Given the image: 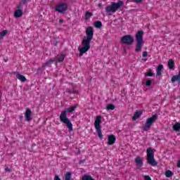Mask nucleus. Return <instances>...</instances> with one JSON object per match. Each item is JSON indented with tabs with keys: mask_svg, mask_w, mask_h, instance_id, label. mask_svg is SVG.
Masks as SVG:
<instances>
[{
	"mask_svg": "<svg viewBox=\"0 0 180 180\" xmlns=\"http://www.w3.org/2000/svg\"><path fill=\"white\" fill-rule=\"evenodd\" d=\"M92 39H94V27H88L86 29V37H84L82 41V45L83 46L78 47L79 51V57H82V56L91 49V41Z\"/></svg>",
	"mask_w": 180,
	"mask_h": 180,
	"instance_id": "f257e3e1",
	"label": "nucleus"
},
{
	"mask_svg": "<svg viewBox=\"0 0 180 180\" xmlns=\"http://www.w3.org/2000/svg\"><path fill=\"white\" fill-rule=\"evenodd\" d=\"M78 108V104H75L74 105L67 108L65 110L61 112L59 119L62 123L66 124L69 131H72V123L68 117H67V113H71Z\"/></svg>",
	"mask_w": 180,
	"mask_h": 180,
	"instance_id": "f03ea898",
	"label": "nucleus"
},
{
	"mask_svg": "<svg viewBox=\"0 0 180 180\" xmlns=\"http://www.w3.org/2000/svg\"><path fill=\"white\" fill-rule=\"evenodd\" d=\"M144 34V31L139 30L137 32L136 34V45L135 51L136 53H140L141 51V49L144 46V41L143 40V36Z\"/></svg>",
	"mask_w": 180,
	"mask_h": 180,
	"instance_id": "7ed1b4c3",
	"label": "nucleus"
},
{
	"mask_svg": "<svg viewBox=\"0 0 180 180\" xmlns=\"http://www.w3.org/2000/svg\"><path fill=\"white\" fill-rule=\"evenodd\" d=\"M123 5H124V2L122 0H119L117 3L111 2V6L105 8V11L107 13H115L118 9H121Z\"/></svg>",
	"mask_w": 180,
	"mask_h": 180,
	"instance_id": "20e7f679",
	"label": "nucleus"
},
{
	"mask_svg": "<svg viewBox=\"0 0 180 180\" xmlns=\"http://www.w3.org/2000/svg\"><path fill=\"white\" fill-rule=\"evenodd\" d=\"M102 123V116L98 115L96 117L95 122H94V127L97 131V134L100 140L103 139V135L102 134V129L101 124Z\"/></svg>",
	"mask_w": 180,
	"mask_h": 180,
	"instance_id": "39448f33",
	"label": "nucleus"
},
{
	"mask_svg": "<svg viewBox=\"0 0 180 180\" xmlns=\"http://www.w3.org/2000/svg\"><path fill=\"white\" fill-rule=\"evenodd\" d=\"M158 120V115L155 114L152 117L148 118L146 120V122L143 127V131H148V129H150L151 126H153V123H155V121Z\"/></svg>",
	"mask_w": 180,
	"mask_h": 180,
	"instance_id": "423d86ee",
	"label": "nucleus"
},
{
	"mask_svg": "<svg viewBox=\"0 0 180 180\" xmlns=\"http://www.w3.org/2000/svg\"><path fill=\"white\" fill-rule=\"evenodd\" d=\"M120 43L127 46H131L134 43V37L131 34L124 35L121 37Z\"/></svg>",
	"mask_w": 180,
	"mask_h": 180,
	"instance_id": "0eeeda50",
	"label": "nucleus"
},
{
	"mask_svg": "<svg viewBox=\"0 0 180 180\" xmlns=\"http://www.w3.org/2000/svg\"><path fill=\"white\" fill-rule=\"evenodd\" d=\"M68 5L67 4H60L58 6H56L55 11L56 12H58L59 13H64L65 11H68Z\"/></svg>",
	"mask_w": 180,
	"mask_h": 180,
	"instance_id": "6e6552de",
	"label": "nucleus"
},
{
	"mask_svg": "<svg viewBox=\"0 0 180 180\" xmlns=\"http://www.w3.org/2000/svg\"><path fill=\"white\" fill-rule=\"evenodd\" d=\"M53 63H54V60L53 58L46 61L45 63L43 64L41 68L38 69V72H43V71H44V68H46V67H51V65L53 64Z\"/></svg>",
	"mask_w": 180,
	"mask_h": 180,
	"instance_id": "1a4fd4ad",
	"label": "nucleus"
},
{
	"mask_svg": "<svg viewBox=\"0 0 180 180\" xmlns=\"http://www.w3.org/2000/svg\"><path fill=\"white\" fill-rule=\"evenodd\" d=\"M65 58V55L60 54V55L56 56L55 58H53V63H56L57 64V63H63Z\"/></svg>",
	"mask_w": 180,
	"mask_h": 180,
	"instance_id": "9d476101",
	"label": "nucleus"
},
{
	"mask_svg": "<svg viewBox=\"0 0 180 180\" xmlns=\"http://www.w3.org/2000/svg\"><path fill=\"white\" fill-rule=\"evenodd\" d=\"M108 146H113L116 141V136L113 134L108 136Z\"/></svg>",
	"mask_w": 180,
	"mask_h": 180,
	"instance_id": "9b49d317",
	"label": "nucleus"
},
{
	"mask_svg": "<svg viewBox=\"0 0 180 180\" xmlns=\"http://www.w3.org/2000/svg\"><path fill=\"white\" fill-rule=\"evenodd\" d=\"M25 116L26 122H30L32 120V110L30 108H27Z\"/></svg>",
	"mask_w": 180,
	"mask_h": 180,
	"instance_id": "f8f14e48",
	"label": "nucleus"
},
{
	"mask_svg": "<svg viewBox=\"0 0 180 180\" xmlns=\"http://www.w3.org/2000/svg\"><path fill=\"white\" fill-rule=\"evenodd\" d=\"M13 74L16 76V78H18V79H20V81H21V82H25V81L27 80V79H26V77L20 75L19 72H14Z\"/></svg>",
	"mask_w": 180,
	"mask_h": 180,
	"instance_id": "ddd939ff",
	"label": "nucleus"
},
{
	"mask_svg": "<svg viewBox=\"0 0 180 180\" xmlns=\"http://www.w3.org/2000/svg\"><path fill=\"white\" fill-rule=\"evenodd\" d=\"M164 70V65H159L156 69V75L158 77H160L162 75V70Z\"/></svg>",
	"mask_w": 180,
	"mask_h": 180,
	"instance_id": "4468645a",
	"label": "nucleus"
},
{
	"mask_svg": "<svg viewBox=\"0 0 180 180\" xmlns=\"http://www.w3.org/2000/svg\"><path fill=\"white\" fill-rule=\"evenodd\" d=\"M147 158H154V150L152 148H148L146 150Z\"/></svg>",
	"mask_w": 180,
	"mask_h": 180,
	"instance_id": "2eb2a0df",
	"label": "nucleus"
},
{
	"mask_svg": "<svg viewBox=\"0 0 180 180\" xmlns=\"http://www.w3.org/2000/svg\"><path fill=\"white\" fill-rule=\"evenodd\" d=\"M141 115H143V111L136 110L134 112V116L132 117V120H137V119H139V117H140V116H141Z\"/></svg>",
	"mask_w": 180,
	"mask_h": 180,
	"instance_id": "dca6fc26",
	"label": "nucleus"
},
{
	"mask_svg": "<svg viewBox=\"0 0 180 180\" xmlns=\"http://www.w3.org/2000/svg\"><path fill=\"white\" fill-rule=\"evenodd\" d=\"M23 15V11L22 9H17L14 12V18H16L18 19V18H21V16Z\"/></svg>",
	"mask_w": 180,
	"mask_h": 180,
	"instance_id": "f3484780",
	"label": "nucleus"
},
{
	"mask_svg": "<svg viewBox=\"0 0 180 180\" xmlns=\"http://www.w3.org/2000/svg\"><path fill=\"white\" fill-rule=\"evenodd\" d=\"M167 67L169 70H174V67H175V62L174 59H169L167 62Z\"/></svg>",
	"mask_w": 180,
	"mask_h": 180,
	"instance_id": "a211bd4d",
	"label": "nucleus"
},
{
	"mask_svg": "<svg viewBox=\"0 0 180 180\" xmlns=\"http://www.w3.org/2000/svg\"><path fill=\"white\" fill-rule=\"evenodd\" d=\"M135 162L136 163V168L140 169L141 167H143V163L141 159L136 158Z\"/></svg>",
	"mask_w": 180,
	"mask_h": 180,
	"instance_id": "6ab92c4d",
	"label": "nucleus"
},
{
	"mask_svg": "<svg viewBox=\"0 0 180 180\" xmlns=\"http://www.w3.org/2000/svg\"><path fill=\"white\" fill-rule=\"evenodd\" d=\"M148 163L151 166H156L158 165V162L155 161L154 158H148Z\"/></svg>",
	"mask_w": 180,
	"mask_h": 180,
	"instance_id": "aec40b11",
	"label": "nucleus"
},
{
	"mask_svg": "<svg viewBox=\"0 0 180 180\" xmlns=\"http://www.w3.org/2000/svg\"><path fill=\"white\" fill-rule=\"evenodd\" d=\"M172 127L174 131H180V122H176Z\"/></svg>",
	"mask_w": 180,
	"mask_h": 180,
	"instance_id": "412c9836",
	"label": "nucleus"
},
{
	"mask_svg": "<svg viewBox=\"0 0 180 180\" xmlns=\"http://www.w3.org/2000/svg\"><path fill=\"white\" fill-rule=\"evenodd\" d=\"M171 81L172 82H175V81H180V70L177 75H174L172 77Z\"/></svg>",
	"mask_w": 180,
	"mask_h": 180,
	"instance_id": "4be33fe9",
	"label": "nucleus"
},
{
	"mask_svg": "<svg viewBox=\"0 0 180 180\" xmlns=\"http://www.w3.org/2000/svg\"><path fill=\"white\" fill-rule=\"evenodd\" d=\"M82 180H95V179H93V177L91 175H82Z\"/></svg>",
	"mask_w": 180,
	"mask_h": 180,
	"instance_id": "5701e85b",
	"label": "nucleus"
},
{
	"mask_svg": "<svg viewBox=\"0 0 180 180\" xmlns=\"http://www.w3.org/2000/svg\"><path fill=\"white\" fill-rule=\"evenodd\" d=\"M8 30H4L1 32H0V40H2V39H4V37H5L6 34H8Z\"/></svg>",
	"mask_w": 180,
	"mask_h": 180,
	"instance_id": "b1692460",
	"label": "nucleus"
},
{
	"mask_svg": "<svg viewBox=\"0 0 180 180\" xmlns=\"http://www.w3.org/2000/svg\"><path fill=\"white\" fill-rule=\"evenodd\" d=\"M91 16H94V14L91 12L86 11V13L84 14V18H85L86 20H88L89 19V18H91Z\"/></svg>",
	"mask_w": 180,
	"mask_h": 180,
	"instance_id": "393cba45",
	"label": "nucleus"
},
{
	"mask_svg": "<svg viewBox=\"0 0 180 180\" xmlns=\"http://www.w3.org/2000/svg\"><path fill=\"white\" fill-rule=\"evenodd\" d=\"M154 75V72L151 69H149L148 72L145 73V77H153Z\"/></svg>",
	"mask_w": 180,
	"mask_h": 180,
	"instance_id": "a878e982",
	"label": "nucleus"
},
{
	"mask_svg": "<svg viewBox=\"0 0 180 180\" xmlns=\"http://www.w3.org/2000/svg\"><path fill=\"white\" fill-rule=\"evenodd\" d=\"M94 26L97 29H101V27H102V22H101V21H96L94 22Z\"/></svg>",
	"mask_w": 180,
	"mask_h": 180,
	"instance_id": "bb28decb",
	"label": "nucleus"
},
{
	"mask_svg": "<svg viewBox=\"0 0 180 180\" xmlns=\"http://www.w3.org/2000/svg\"><path fill=\"white\" fill-rule=\"evenodd\" d=\"M107 110H115V105L112 103H110L106 106Z\"/></svg>",
	"mask_w": 180,
	"mask_h": 180,
	"instance_id": "cd10ccee",
	"label": "nucleus"
},
{
	"mask_svg": "<svg viewBox=\"0 0 180 180\" xmlns=\"http://www.w3.org/2000/svg\"><path fill=\"white\" fill-rule=\"evenodd\" d=\"M173 176V173H172V172H171L170 170H167L166 172H165V176L167 177V178H170V177H172Z\"/></svg>",
	"mask_w": 180,
	"mask_h": 180,
	"instance_id": "c85d7f7f",
	"label": "nucleus"
},
{
	"mask_svg": "<svg viewBox=\"0 0 180 180\" xmlns=\"http://www.w3.org/2000/svg\"><path fill=\"white\" fill-rule=\"evenodd\" d=\"M65 180H71V173L70 172H67L65 174Z\"/></svg>",
	"mask_w": 180,
	"mask_h": 180,
	"instance_id": "c756f323",
	"label": "nucleus"
},
{
	"mask_svg": "<svg viewBox=\"0 0 180 180\" xmlns=\"http://www.w3.org/2000/svg\"><path fill=\"white\" fill-rule=\"evenodd\" d=\"M151 84H153V81L150 79H146V82L145 83L146 86H151Z\"/></svg>",
	"mask_w": 180,
	"mask_h": 180,
	"instance_id": "7c9ffc66",
	"label": "nucleus"
},
{
	"mask_svg": "<svg viewBox=\"0 0 180 180\" xmlns=\"http://www.w3.org/2000/svg\"><path fill=\"white\" fill-rule=\"evenodd\" d=\"M21 2L22 4V5H26V4H27V2H29V0H21Z\"/></svg>",
	"mask_w": 180,
	"mask_h": 180,
	"instance_id": "2f4dec72",
	"label": "nucleus"
},
{
	"mask_svg": "<svg viewBox=\"0 0 180 180\" xmlns=\"http://www.w3.org/2000/svg\"><path fill=\"white\" fill-rule=\"evenodd\" d=\"M68 94H78V91L75 90H73V91L70 90L68 91Z\"/></svg>",
	"mask_w": 180,
	"mask_h": 180,
	"instance_id": "473e14b6",
	"label": "nucleus"
},
{
	"mask_svg": "<svg viewBox=\"0 0 180 180\" xmlns=\"http://www.w3.org/2000/svg\"><path fill=\"white\" fill-rule=\"evenodd\" d=\"M144 180H151V178L148 175L144 176Z\"/></svg>",
	"mask_w": 180,
	"mask_h": 180,
	"instance_id": "72a5a7b5",
	"label": "nucleus"
},
{
	"mask_svg": "<svg viewBox=\"0 0 180 180\" xmlns=\"http://www.w3.org/2000/svg\"><path fill=\"white\" fill-rule=\"evenodd\" d=\"M133 1L136 4H141V2H143V0H133Z\"/></svg>",
	"mask_w": 180,
	"mask_h": 180,
	"instance_id": "f704fd0d",
	"label": "nucleus"
},
{
	"mask_svg": "<svg viewBox=\"0 0 180 180\" xmlns=\"http://www.w3.org/2000/svg\"><path fill=\"white\" fill-rule=\"evenodd\" d=\"M148 56V53L147 51L143 52V57H147Z\"/></svg>",
	"mask_w": 180,
	"mask_h": 180,
	"instance_id": "c9c22d12",
	"label": "nucleus"
},
{
	"mask_svg": "<svg viewBox=\"0 0 180 180\" xmlns=\"http://www.w3.org/2000/svg\"><path fill=\"white\" fill-rule=\"evenodd\" d=\"M54 180H61L58 175H55Z\"/></svg>",
	"mask_w": 180,
	"mask_h": 180,
	"instance_id": "e433bc0d",
	"label": "nucleus"
},
{
	"mask_svg": "<svg viewBox=\"0 0 180 180\" xmlns=\"http://www.w3.org/2000/svg\"><path fill=\"white\" fill-rule=\"evenodd\" d=\"M18 9H22V4L20 3L18 6H17Z\"/></svg>",
	"mask_w": 180,
	"mask_h": 180,
	"instance_id": "4c0bfd02",
	"label": "nucleus"
},
{
	"mask_svg": "<svg viewBox=\"0 0 180 180\" xmlns=\"http://www.w3.org/2000/svg\"><path fill=\"white\" fill-rule=\"evenodd\" d=\"M5 172H11V168L7 167L6 169H5Z\"/></svg>",
	"mask_w": 180,
	"mask_h": 180,
	"instance_id": "58836bf2",
	"label": "nucleus"
},
{
	"mask_svg": "<svg viewBox=\"0 0 180 180\" xmlns=\"http://www.w3.org/2000/svg\"><path fill=\"white\" fill-rule=\"evenodd\" d=\"M98 8H101V9L103 8V6H102V4H98Z\"/></svg>",
	"mask_w": 180,
	"mask_h": 180,
	"instance_id": "ea45409f",
	"label": "nucleus"
},
{
	"mask_svg": "<svg viewBox=\"0 0 180 180\" xmlns=\"http://www.w3.org/2000/svg\"><path fill=\"white\" fill-rule=\"evenodd\" d=\"M85 162V160H82L81 161H79V164H83Z\"/></svg>",
	"mask_w": 180,
	"mask_h": 180,
	"instance_id": "a19ab883",
	"label": "nucleus"
},
{
	"mask_svg": "<svg viewBox=\"0 0 180 180\" xmlns=\"http://www.w3.org/2000/svg\"><path fill=\"white\" fill-rule=\"evenodd\" d=\"M63 22H64V20H63V19L59 20V23H63Z\"/></svg>",
	"mask_w": 180,
	"mask_h": 180,
	"instance_id": "79ce46f5",
	"label": "nucleus"
},
{
	"mask_svg": "<svg viewBox=\"0 0 180 180\" xmlns=\"http://www.w3.org/2000/svg\"><path fill=\"white\" fill-rule=\"evenodd\" d=\"M177 166H178V168H180V160H179Z\"/></svg>",
	"mask_w": 180,
	"mask_h": 180,
	"instance_id": "37998d69",
	"label": "nucleus"
},
{
	"mask_svg": "<svg viewBox=\"0 0 180 180\" xmlns=\"http://www.w3.org/2000/svg\"><path fill=\"white\" fill-rule=\"evenodd\" d=\"M23 119V115H20V120H22Z\"/></svg>",
	"mask_w": 180,
	"mask_h": 180,
	"instance_id": "c03bdc74",
	"label": "nucleus"
},
{
	"mask_svg": "<svg viewBox=\"0 0 180 180\" xmlns=\"http://www.w3.org/2000/svg\"><path fill=\"white\" fill-rule=\"evenodd\" d=\"M77 154H81V150H77Z\"/></svg>",
	"mask_w": 180,
	"mask_h": 180,
	"instance_id": "a18cd8bd",
	"label": "nucleus"
},
{
	"mask_svg": "<svg viewBox=\"0 0 180 180\" xmlns=\"http://www.w3.org/2000/svg\"><path fill=\"white\" fill-rule=\"evenodd\" d=\"M54 46H57V42H56V44H54Z\"/></svg>",
	"mask_w": 180,
	"mask_h": 180,
	"instance_id": "49530a36",
	"label": "nucleus"
},
{
	"mask_svg": "<svg viewBox=\"0 0 180 180\" xmlns=\"http://www.w3.org/2000/svg\"><path fill=\"white\" fill-rule=\"evenodd\" d=\"M4 61H5V63H6V61H8V60L5 59Z\"/></svg>",
	"mask_w": 180,
	"mask_h": 180,
	"instance_id": "de8ad7c7",
	"label": "nucleus"
},
{
	"mask_svg": "<svg viewBox=\"0 0 180 180\" xmlns=\"http://www.w3.org/2000/svg\"><path fill=\"white\" fill-rule=\"evenodd\" d=\"M89 79H90V81H92V77H91Z\"/></svg>",
	"mask_w": 180,
	"mask_h": 180,
	"instance_id": "09e8293b",
	"label": "nucleus"
},
{
	"mask_svg": "<svg viewBox=\"0 0 180 180\" xmlns=\"http://www.w3.org/2000/svg\"><path fill=\"white\" fill-rule=\"evenodd\" d=\"M124 53H126V49H124Z\"/></svg>",
	"mask_w": 180,
	"mask_h": 180,
	"instance_id": "8fccbe9b",
	"label": "nucleus"
},
{
	"mask_svg": "<svg viewBox=\"0 0 180 180\" xmlns=\"http://www.w3.org/2000/svg\"><path fill=\"white\" fill-rule=\"evenodd\" d=\"M144 61H147V59H145Z\"/></svg>",
	"mask_w": 180,
	"mask_h": 180,
	"instance_id": "3c124183",
	"label": "nucleus"
},
{
	"mask_svg": "<svg viewBox=\"0 0 180 180\" xmlns=\"http://www.w3.org/2000/svg\"><path fill=\"white\" fill-rule=\"evenodd\" d=\"M136 158H140L138 156V157H136Z\"/></svg>",
	"mask_w": 180,
	"mask_h": 180,
	"instance_id": "603ef678",
	"label": "nucleus"
},
{
	"mask_svg": "<svg viewBox=\"0 0 180 180\" xmlns=\"http://www.w3.org/2000/svg\"><path fill=\"white\" fill-rule=\"evenodd\" d=\"M32 146H36V144H33Z\"/></svg>",
	"mask_w": 180,
	"mask_h": 180,
	"instance_id": "864d4df0",
	"label": "nucleus"
}]
</instances>
